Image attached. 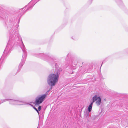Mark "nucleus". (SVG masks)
<instances>
[{
  "mask_svg": "<svg viewBox=\"0 0 128 128\" xmlns=\"http://www.w3.org/2000/svg\"><path fill=\"white\" fill-rule=\"evenodd\" d=\"M92 102H93L96 101V103L98 106H99L101 104V99L100 97L98 94H96L92 98Z\"/></svg>",
  "mask_w": 128,
  "mask_h": 128,
  "instance_id": "3",
  "label": "nucleus"
},
{
  "mask_svg": "<svg viewBox=\"0 0 128 128\" xmlns=\"http://www.w3.org/2000/svg\"><path fill=\"white\" fill-rule=\"evenodd\" d=\"M12 102H13L12 104H16L18 105H22L24 104H26L25 102L21 101H15L14 100H12Z\"/></svg>",
  "mask_w": 128,
  "mask_h": 128,
  "instance_id": "4",
  "label": "nucleus"
},
{
  "mask_svg": "<svg viewBox=\"0 0 128 128\" xmlns=\"http://www.w3.org/2000/svg\"><path fill=\"white\" fill-rule=\"evenodd\" d=\"M41 108V106H40L38 107V110L40 111V110Z\"/></svg>",
  "mask_w": 128,
  "mask_h": 128,
  "instance_id": "7",
  "label": "nucleus"
},
{
  "mask_svg": "<svg viewBox=\"0 0 128 128\" xmlns=\"http://www.w3.org/2000/svg\"><path fill=\"white\" fill-rule=\"evenodd\" d=\"M46 94L37 96L36 99L35 105H38L42 103L46 98Z\"/></svg>",
  "mask_w": 128,
  "mask_h": 128,
  "instance_id": "2",
  "label": "nucleus"
},
{
  "mask_svg": "<svg viewBox=\"0 0 128 128\" xmlns=\"http://www.w3.org/2000/svg\"><path fill=\"white\" fill-rule=\"evenodd\" d=\"M93 104V102H92L88 106V111L89 112H90L92 110Z\"/></svg>",
  "mask_w": 128,
  "mask_h": 128,
  "instance_id": "5",
  "label": "nucleus"
},
{
  "mask_svg": "<svg viewBox=\"0 0 128 128\" xmlns=\"http://www.w3.org/2000/svg\"><path fill=\"white\" fill-rule=\"evenodd\" d=\"M58 78L59 75L58 73L50 74L48 76L47 79V83L52 88L58 82ZM51 88H52L49 90H50Z\"/></svg>",
  "mask_w": 128,
  "mask_h": 128,
  "instance_id": "1",
  "label": "nucleus"
},
{
  "mask_svg": "<svg viewBox=\"0 0 128 128\" xmlns=\"http://www.w3.org/2000/svg\"><path fill=\"white\" fill-rule=\"evenodd\" d=\"M34 110H35L37 111V112L38 113V114L39 116V112H38V110L35 107H34Z\"/></svg>",
  "mask_w": 128,
  "mask_h": 128,
  "instance_id": "6",
  "label": "nucleus"
}]
</instances>
